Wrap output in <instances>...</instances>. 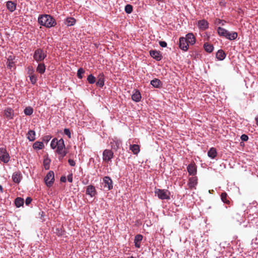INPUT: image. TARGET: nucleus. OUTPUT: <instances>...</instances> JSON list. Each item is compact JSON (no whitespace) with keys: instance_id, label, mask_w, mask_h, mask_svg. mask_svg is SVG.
Listing matches in <instances>:
<instances>
[{"instance_id":"1","label":"nucleus","mask_w":258,"mask_h":258,"mask_svg":"<svg viewBox=\"0 0 258 258\" xmlns=\"http://www.w3.org/2000/svg\"><path fill=\"white\" fill-rule=\"evenodd\" d=\"M38 23L40 25L51 28L56 25V22L52 16L50 15H41L38 18Z\"/></svg>"},{"instance_id":"2","label":"nucleus","mask_w":258,"mask_h":258,"mask_svg":"<svg viewBox=\"0 0 258 258\" xmlns=\"http://www.w3.org/2000/svg\"><path fill=\"white\" fill-rule=\"evenodd\" d=\"M46 56V53L40 48L37 49L33 54V58L37 62L43 60Z\"/></svg>"},{"instance_id":"3","label":"nucleus","mask_w":258,"mask_h":258,"mask_svg":"<svg viewBox=\"0 0 258 258\" xmlns=\"http://www.w3.org/2000/svg\"><path fill=\"white\" fill-rule=\"evenodd\" d=\"M155 194L161 200L170 199V193L167 190L157 188L155 190Z\"/></svg>"},{"instance_id":"4","label":"nucleus","mask_w":258,"mask_h":258,"mask_svg":"<svg viewBox=\"0 0 258 258\" xmlns=\"http://www.w3.org/2000/svg\"><path fill=\"white\" fill-rule=\"evenodd\" d=\"M44 180L47 186H52L54 181V175L53 171H49L44 177Z\"/></svg>"},{"instance_id":"5","label":"nucleus","mask_w":258,"mask_h":258,"mask_svg":"<svg viewBox=\"0 0 258 258\" xmlns=\"http://www.w3.org/2000/svg\"><path fill=\"white\" fill-rule=\"evenodd\" d=\"M10 157L6 148H0V160L5 163L9 162Z\"/></svg>"},{"instance_id":"6","label":"nucleus","mask_w":258,"mask_h":258,"mask_svg":"<svg viewBox=\"0 0 258 258\" xmlns=\"http://www.w3.org/2000/svg\"><path fill=\"white\" fill-rule=\"evenodd\" d=\"M113 157V152L111 150L105 149L103 152V160L107 163L111 161Z\"/></svg>"},{"instance_id":"7","label":"nucleus","mask_w":258,"mask_h":258,"mask_svg":"<svg viewBox=\"0 0 258 258\" xmlns=\"http://www.w3.org/2000/svg\"><path fill=\"white\" fill-rule=\"evenodd\" d=\"M103 181L104 184V187L106 188L107 190H110L113 188L112 180L111 178L109 176H105L103 178Z\"/></svg>"},{"instance_id":"8","label":"nucleus","mask_w":258,"mask_h":258,"mask_svg":"<svg viewBox=\"0 0 258 258\" xmlns=\"http://www.w3.org/2000/svg\"><path fill=\"white\" fill-rule=\"evenodd\" d=\"M149 53L151 56L157 61H160L163 58L161 52L160 51L151 50Z\"/></svg>"},{"instance_id":"9","label":"nucleus","mask_w":258,"mask_h":258,"mask_svg":"<svg viewBox=\"0 0 258 258\" xmlns=\"http://www.w3.org/2000/svg\"><path fill=\"white\" fill-rule=\"evenodd\" d=\"M121 145V140L117 139V138H114L110 142V145L112 149L116 151L120 148Z\"/></svg>"},{"instance_id":"10","label":"nucleus","mask_w":258,"mask_h":258,"mask_svg":"<svg viewBox=\"0 0 258 258\" xmlns=\"http://www.w3.org/2000/svg\"><path fill=\"white\" fill-rule=\"evenodd\" d=\"M187 171L190 175L195 176L197 174V166L194 162L191 163L187 167Z\"/></svg>"},{"instance_id":"11","label":"nucleus","mask_w":258,"mask_h":258,"mask_svg":"<svg viewBox=\"0 0 258 258\" xmlns=\"http://www.w3.org/2000/svg\"><path fill=\"white\" fill-rule=\"evenodd\" d=\"M188 43H187L186 39H184V37H180L179 41V48L183 50L186 51L188 48Z\"/></svg>"},{"instance_id":"12","label":"nucleus","mask_w":258,"mask_h":258,"mask_svg":"<svg viewBox=\"0 0 258 258\" xmlns=\"http://www.w3.org/2000/svg\"><path fill=\"white\" fill-rule=\"evenodd\" d=\"M86 194L91 197H94L97 194L95 186L92 185H88L86 188Z\"/></svg>"},{"instance_id":"13","label":"nucleus","mask_w":258,"mask_h":258,"mask_svg":"<svg viewBox=\"0 0 258 258\" xmlns=\"http://www.w3.org/2000/svg\"><path fill=\"white\" fill-rule=\"evenodd\" d=\"M57 149L56 150V152H62L63 151H66L65 150V145L64 143L63 140L61 138L56 141Z\"/></svg>"},{"instance_id":"14","label":"nucleus","mask_w":258,"mask_h":258,"mask_svg":"<svg viewBox=\"0 0 258 258\" xmlns=\"http://www.w3.org/2000/svg\"><path fill=\"white\" fill-rule=\"evenodd\" d=\"M105 77L103 73L99 74L97 76V81L96 82V85L100 88H102L104 85Z\"/></svg>"},{"instance_id":"15","label":"nucleus","mask_w":258,"mask_h":258,"mask_svg":"<svg viewBox=\"0 0 258 258\" xmlns=\"http://www.w3.org/2000/svg\"><path fill=\"white\" fill-rule=\"evenodd\" d=\"M199 28L202 30H205L209 28V23L205 19L199 20L198 22Z\"/></svg>"},{"instance_id":"16","label":"nucleus","mask_w":258,"mask_h":258,"mask_svg":"<svg viewBox=\"0 0 258 258\" xmlns=\"http://www.w3.org/2000/svg\"><path fill=\"white\" fill-rule=\"evenodd\" d=\"M4 114L8 119H12L14 116V111L11 108H7L4 110Z\"/></svg>"},{"instance_id":"17","label":"nucleus","mask_w":258,"mask_h":258,"mask_svg":"<svg viewBox=\"0 0 258 258\" xmlns=\"http://www.w3.org/2000/svg\"><path fill=\"white\" fill-rule=\"evenodd\" d=\"M198 184V178L196 176L190 177L188 179V185L190 189L195 188V186Z\"/></svg>"},{"instance_id":"18","label":"nucleus","mask_w":258,"mask_h":258,"mask_svg":"<svg viewBox=\"0 0 258 258\" xmlns=\"http://www.w3.org/2000/svg\"><path fill=\"white\" fill-rule=\"evenodd\" d=\"M17 3L13 1H8L6 3V7L10 12H13L16 9Z\"/></svg>"},{"instance_id":"19","label":"nucleus","mask_w":258,"mask_h":258,"mask_svg":"<svg viewBox=\"0 0 258 258\" xmlns=\"http://www.w3.org/2000/svg\"><path fill=\"white\" fill-rule=\"evenodd\" d=\"M15 58V56L14 55H10L7 58V67L9 69H12L15 66V62L14 60Z\"/></svg>"},{"instance_id":"20","label":"nucleus","mask_w":258,"mask_h":258,"mask_svg":"<svg viewBox=\"0 0 258 258\" xmlns=\"http://www.w3.org/2000/svg\"><path fill=\"white\" fill-rule=\"evenodd\" d=\"M184 39H186V41L188 44L193 45L196 42V38L192 33H188L186 35V37Z\"/></svg>"},{"instance_id":"21","label":"nucleus","mask_w":258,"mask_h":258,"mask_svg":"<svg viewBox=\"0 0 258 258\" xmlns=\"http://www.w3.org/2000/svg\"><path fill=\"white\" fill-rule=\"evenodd\" d=\"M141 94L140 91L138 90H136L132 96V99L133 100L136 102H139L141 100Z\"/></svg>"},{"instance_id":"22","label":"nucleus","mask_w":258,"mask_h":258,"mask_svg":"<svg viewBox=\"0 0 258 258\" xmlns=\"http://www.w3.org/2000/svg\"><path fill=\"white\" fill-rule=\"evenodd\" d=\"M143 235L141 234H137L134 239L135 246L137 248L140 247V243L143 239Z\"/></svg>"},{"instance_id":"23","label":"nucleus","mask_w":258,"mask_h":258,"mask_svg":"<svg viewBox=\"0 0 258 258\" xmlns=\"http://www.w3.org/2000/svg\"><path fill=\"white\" fill-rule=\"evenodd\" d=\"M226 54L222 49H219L216 54V57L219 60H223L226 57Z\"/></svg>"},{"instance_id":"24","label":"nucleus","mask_w":258,"mask_h":258,"mask_svg":"<svg viewBox=\"0 0 258 258\" xmlns=\"http://www.w3.org/2000/svg\"><path fill=\"white\" fill-rule=\"evenodd\" d=\"M130 149L135 155H137L140 151V146L137 144L130 145Z\"/></svg>"},{"instance_id":"25","label":"nucleus","mask_w":258,"mask_h":258,"mask_svg":"<svg viewBox=\"0 0 258 258\" xmlns=\"http://www.w3.org/2000/svg\"><path fill=\"white\" fill-rule=\"evenodd\" d=\"M221 199L225 204L228 205L230 204V199L226 192H223L221 194Z\"/></svg>"},{"instance_id":"26","label":"nucleus","mask_w":258,"mask_h":258,"mask_svg":"<svg viewBox=\"0 0 258 258\" xmlns=\"http://www.w3.org/2000/svg\"><path fill=\"white\" fill-rule=\"evenodd\" d=\"M36 133L33 130H30L26 135L27 138L29 141H34L35 140Z\"/></svg>"},{"instance_id":"27","label":"nucleus","mask_w":258,"mask_h":258,"mask_svg":"<svg viewBox=\"0 0 258 258\" xmlns=\"http://www.w3.org/2000/svg\"><path fill=\"white\" fill-rule=\"evenodd\" d=\"M12 179L15 183H19L21 179V174L20 172H14L12 175Z\"/></svg>"},{"instance_id":"28","label":"nucleus","mask_w":258,"mask_h":258,"mask_svg":"<svg viewBox=\"0 0 258 258\" xmlns=\"http://www.w3.org/2000/svg\"><path fill=\"white\" fill-rule=\"evenodd\" d=\"M238 34L236 32H230L228 31V34L226 35L225 38L230 40H234L237 38Z\"/></svg>"},{"instance_id":"29","label":"nucleus","mask_w":258,"mask_h":258,"mask_svg":"<svg viewBox=\"0 0 258 258\" xmlns=\"http://www.w3.org/2000/svg\"><path fill=\"white\" fill-rule=\"evenodd\" d=\"M208 155L210 158L214 159L217 156L216 149L214 147L211 148L208 152Z\"/></svg>"},{"instance_id":"30","label":"nucleus","mask_w":258,"mask_h":258,"mask_svg":"<svg viewBox=\"0 0 258 258\" xmlns=\"http://www.w3.org/2000/svg\"><path fill=\"white\" fill-rule=\"evenodd\" d=\"M217 33L220 36L225 38L226 35L228 34V30L221 27H219L217 28Z\"/></svg>"},{"instance_id":"31","label":"nucleus","mask_w":258,"mask_h":258,"mask_svg":"<svg viewBox=\"0 0 258 258\" xmlns=\"http://www.w3.org/2000/svg\"><path fill=\"white\" fill-rule=\"evenodd\" d=\"M150 84L154 87L156 88H159L161 87L162 85V83L160 80L158 79H154L151 81Z\"/></svg>"},{"instance_id":"32","label":"nucleus","mask_w":258,"mask_h":258,"mask_svg":"<svg viewBox=\"0 0 258 258\" xmlns=\"http://www.w3.org/2000/svg\"><path fill=\"white\" fill-rule=\"evenodd\" d=\"M36 71L40 73V74H43L44 73L45 71V64L42 63H39L37 68H36Z\"/></svg>"},{"instance_id":"33","label":"nucleus","mask_w":258,"mask_h":258,"mask_svg":"<svg viewBox=\"0 0 258 258\" xmlns=\"http://www.w3.org/2000/svg\"><path fill=\"white\" fill-rule=\"evenodd\" d=\"M44 144L42 142L36 141L33 145V148L36 150H40L44 148Z\"/></svg>"},{"instance_id":"34","label":"nucleus","mask_w":258,"mask_h":258,"mask_svg":"<svg viewBox=\"0 0 258 258\" xmlns=\"http://www.w3.org/2000/svg\"><path fill=\"white\" fill-rule=\"evenodd\" d=\"M204 48L206 51L209 53L212 52L214 49V47L213 45L209 44L208 43H205L204 44Z\"/></svg>"},{"instance_id":"35","label":"nucleus","mask_w":258,"mask_h":258,"mask_svg":"<svg viewBox=\"0 0 258 258\" xmlns=\"http://www.w3.org/2000/svg\"><path fill=\"white\" fill-rule=\"evenodd\" d=\"M76 19L72 17H69L66 19V24L68 26H73L76 23Z\"/></svg>"},{"instance_id":"36","label":"nucleus","mask_w":258,"mask_h":258,"mask_svg":"<svg viewBox=\"0 0 258 258\" xmlns=\"http://www.w3.org/2000/svg\"><path fill=\"white\" fill-rule=\"evenodd\" d=\"M24 201L23 199L21 198H17L15 200V204L16 206L18 208L20 207L23 206L24 204Z\"/></svg>"},{"instance_id":"37","label":"nucleus","mask_w":258,"mask_h":258,"mask_svg":"<svg viewBox=\"0 0 258 258\" xmlns=\"http://www.w3.org/2000/svg\"><path fill=\"white\" fill-rule=\"evenodd\" d=\"M24 112L26 115H31L33 113V109L31 106L26 107L24 110Z\"/></svg>"},{"instance_id":"38","label":"nucleus","mask_w":258,"mask_h":258,"mask_svg":"<svg viewBox=\"0 0 258 258\" xmlns=\"http://www.w3.org/2000/svg\"><path fill=\"white\" fill-rule=\"evenodd\" d=\"M87 81L90 84H93L96 82V78L92 75L90 74L87 77Z\"/></svg>"},{"instance_id":"39","label":"nucleus","mask_w":258,"mask_h":258,"mask_svg":"<svg viewBox=\"0 0 258 258\" xmlns=\"http://www.w3.org/2000/svg\"><path fill=\"white\" fill-rule=\"evenodd\" d=\"M133 10V7L131 5H127L125 6L124 11L127 14H131Z\"/></svg>"},{"instance_id":"40","label":"nucleus","mask_w":258,"mask_h":258,"mask_svg":"<svg viewBox=\"0 0 258 258\" xmlns=\"http://www.w3.org/2000/svg\"><path fill=\"white\" fill-rule=\"evenodd\" d=\"M29 78L32 84L34 85L37 80V76L34 74H32L29 75Z\"/></svg>"},{"instance_id":"41","label":"nucleus","mask_w":258,"mask_h":258,"mask_svg":"<svg viewBox=\"0 0 258 258\" xmlns=\"http://www.w3.org/2000/svg\"><path fill=\"white\" fill-rule=\"evenodd\" d=\"M84 73H85V71L83 68H79L77 71L78 77L79 79H82V78H83L82 75L83 74H84Z\"/></svg>"},{"instance_id":"42","label":"nucleus","mask_w":258,"mask_h":258,"mask_svg":"<svg viewBox=\"0 0 258 258\" xmlns=\"http://www.w3.org/2000/svg\"><path fill=\"white\" fill-rule=\"evenodd\" d=\"M58 155V159L59 160H62L63 157L67 155L68 152L67 151H63L62 152H56Z\"/></svg>"},{"instance_id":"43","label":"nucleus","mask_w":258,"mask_h":258,"mask_svg":"<svg viewBox=\"0 0 258 258\" xmlns=\"http://www.w3.org/2000/svg\"><path fill=\"white\" fill-rule=\"evenodd\" d=\"M50 160L48 159H45L43 161V165L45 169L47 170L49 168V164Z\"/></svg>"},{"instance_id":"44","label":"nucleus","mask_w":258,"mask_h":258,"mask_svg":"<svg viewBox=\"0 0 258 258\" xmlns=\"http://www.w3.org/2000/svg\"><path fill=\"white\" fill-rule=\"evenodd\" d=\"M58 141L56 138L53 139L50 144V147L52 149H54L55 148L57 147L56 144V141Z\"/></svg>"},{"instance_id":"45","label":"nucleus","mask_w":258,"mask_h":258,"mask_svg":"<svg viewBox=\"0 0 258 258\" xmlns=\"http://www.w3.org/2000/svg\"><path fill=\"white\" fill-rule=\"evenodd\" d=\"M226 23L225 21L221 20L220 19H216L215 22V24L220 25L221 24L222 26L224 25Z\"/></svg>"},{"instance_id":"46","label":"nucleus","mask_w":258,"mask_h":258,"mask_svg":"<svg viewBox=\"0 0 258 258\" xmlns=\"http://www.w3.org/2000/svg\"><path fill=\"white\" fill-rule=\"evenodd\" d=\"M51 136H49V135H46V136H45L43 137L42 138V141L44 142H45V143H48L50 140L51 139Z\"/></svg>"},{"instance_id":"47","label":"nucleus","mask_w":258,"mask_h":258,"mask_svg":"<svg viewBox=\"0 0 258 258\" xmlns=\"http://www.w3.org/2000/svg\"><path fill=\"white\" fill-rule=\"evenodd\" d=\"M64 134L66 135L69 139L71 138V133L69 128H64Z\"/></svg>"},{"instance_id":"48","label":"nucleus","mask_w":258,"mask_h":258,"mask_svg":"<svg viewBox=\"0 0 258 258\" xmlns=\"http://www.w3.org/2000/svg\"><path fill=\"white\" fill-rule=\"evenodd\" d=\"M34 69L32 66H29L28 67V73L30 75L33 74Z\"/></svg>"},{"instance_id":"49","label":"nucleus","mask_w":258,"mask_h":258,"mask_svg":"<svg viewBox=\"0 0 258 258\" xmlns=\"http://www.w3.org/2000/svg\"><path fill=\"white\" fill-rule=\"evenodd\" d=\"M240 139L242 141H247L248 139V137L245 134H243L241 135Z\"/></svg>"},{"instance_id":"50","label":"nucleus","mask_w":258,"mask_h":258,"mask_svg":"<svg viewBox=\"0 0 258 258\" xmlns=\"http://www.w3.org/2000/svg\"><path fill=\"white\" fill-rule=\"evenodd\" d=\"M32 199L30 197H27L25 201V204L27 206H28L32 202Z\"/></svg>"},{"instance_id":"51","label":"nucleus","mask_w":258,"mask_h":258,"mask_svg":"<svg viewBox=\"0 0 258 258\" xmlns=\"http://www.w3.org/2000/svg\"><path fill=\"white\" fill-rule=\"evenodd\" d=\"M56 233L58 236H61L63 234V231L61 230V229H59L58 228H56Z\"/></svg>"},{"instance_id":"52","label":"nucleus","mask_w":258,"mask_h":258,"mask_svg":"<svg viewBox=\"0 0 258 258\" xmlns=\"http://www.w3.org/2000/svg\"><path fill=\"white\" fill-rule=\"evenodd\" d=\"M68 162H69L70 165H71V166H75L76 165V163H75V161L73 159H69L68 160Z\"/></svg>"},{"instance_id":"53","label":"nucleus","mask_w":258,"mask_h":258,"mask_svg":"<svg viewBox=\"0 0 258 258\" xmlns=\"http://www.w3.org/2000/svg\"><path fill=\"white\" fill-rule=\"evenodd\" d=\"M159 43L160 46L162 47H165L167 46V43L165 41H160Z\"/></svg>"},{"instance_id":"54","label":"nucleus","mask_w":258,"mask_h":258,"mask_svg":"<svg viewBox=\"0 0 258 258\" xmlns=\"http://www.w3.org/2000/svg\"><path fill=\"white\" fill-rule=\"evenodd\" d=\"M67 180L70 182H73V174H70L67 177Z\"/></svg>"},{"instance_id":"55","label":"nucleus","mask_w":258,"mask_h":258,"mask_svg":"<svg viewBox=\"0 0 258 258\" xmlns=\"http://www.w3.org/2000/svg\"><path fill=\"white\" fill-rule=\"evenodd\" d=\"M60 181L61 182H66V180H67V179H66V177L64 176H62L60 177Z\"/></svg>"},{"instance_id":"56","label":"nucleus","mask_w":258,"mask_h":258,"mask_svg":"<svg viewBox=\"0 0 258 258\" xmlns=\"http://www.w3.org/2000/svg\"><path fill=\"white\" fill-rule=\"evenodd\" d=\"M256 124L258 126V115L255 118Z\"/></svg>"},{"instance_id":"57","label":"nucleus","mask_w":258,"mask_h":258,"mask_svg":"<svg viewBox=\"0 0 258 258\" xmlns=\"http://www.w3.org/2000/svg\"><path fill=\"white\" fill-rule=\"evenodd\" d=\"M0 191L1 192H3V186L1 185H0Z\"/></svg>"},{"instance_id":"58","label":"nucleus","mask_w":258,"mask_h":258,"mask_svg":"<svg viewBox=\"0 0 258 258\" xmlns=\"http://www.w3.org/2000/svg\"><path fill=\"white\" fill-rule=\"evenodd\" d=\"M158 2H163L164 0H156Z\"/></svg>"}]
</instances>
